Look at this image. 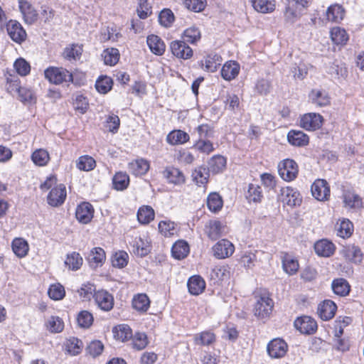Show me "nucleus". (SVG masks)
Instances as JSON below:
<instances>
[{
    "label": "nucleus",
    "mask_w": 364,
    "mask_h": 364,
    "mask_svg": "<svg viewBox=\"0 0 364 364\" xmlns=\"http://www.w3.org/2000/svg\"><path fill=\"white\" fill-rule=\"evenodd\" d=\"M256 302L254 306V314L259 319L268 318L273 309L272 299L267 294L256 296Z\"/></svg>",
    "instance_id": "1"
},
{
    "label": "nucleus",
    "mask_w": 364,
    "mask_h": 364,
    "mask_svg": "<svg viewBox=\"0 0 364 364\" xmlns=\"http://www.w3.org/2000/svg\"><path fill=\"white\" fill-rule=\"evenodd\" d=\"M44 74L46 79L55 85L73 80V75L63 68L50 67L45 70Z\"/></svg>",
    "instance_id": "2"
},
{
    "label": "nucleus",
    "mask_w": 364,
    "mask_h": 364,
    "mask_svg": "<svg viewBox=\"0 0 364 364\" xmlns=\"http://www.w3.org/2000/svg\"><path fill=\"white\" fill-rule=\"evenodd\" d=\"M278 172L283 180L291 181L294 180L298 175V165L293 159H284L279 164Z\"/></svg>",
    "instance_id": "3"
},
{
    "label": "nucleus",
    "mask_w": 364,
    "mask_h": 364,
    "mask_svg": "<svg viewBox=\"0 0 364 364\" xmlns=\"http://www.w3.org/2000/svg\"><path fill=\"white\" fill-rule=\"evenodd\" d=\"M212 250L215 258L222 259L230 257L233 254L235 246L228 240L222 239L213 246Z\"/></svg>",
    "instance_id": "4"
},
{
    "label": "nucleus",
    "mask_w": 364,
    "mask_h": 364,
    "mask_svg": "<svg viewBox=\"0 0 364 364\" xmlns=\"http://www.w3.org/2000/svg\"><path fill=\"white\" fill-rule=\"evenodd\" d=\"M204 231L212 240L225 235L228 232L227 226L218 220H209L205 225Z\"/></svg>",
    "instance_id": "5"
},
{
    "label": "nucleus",
    "mask_w": 364,
    "mask_h": 364,
    "mask_svg": "<svg viewBox=\"0 0 364 364\" xmlns=\"http://www.w3.org/2000/svg\"><path fill=\"white\" fill-rule=\"evenodd\" d=\"M6 30L10 38L21 44L26 39V32L21 24L15 20H10L6 24Z\"/></svg>",
    "instance_id": "6"
},
{
    "label": "nucleus",
    "mask_w": 364,
    "mask_h": 364,
    "mask_svg": "<svg viewBox=\"0 0 364 364\" xmlns=\"http://www.w3.org/2000/svg\"><path fill=\"white\" fill-rule=\"evenodd\" d=\"M323 117L317 113H307L300 119V126L306 130H316L319 129L323 123Z\"/></svg>",
    "instance_id": "7"
},
{
    "label": "nucleus",
    "mask_w": 364,
    "mask_h": 364,
    "mask_svg": "<svg viewBox=\"0 0 364 364\" xmlns=\"http://www.w3.org/2000/svg\"><path fill=\"white\" fill-rule=\"evenodd\" d=\"M288 349L286 342L280 338L272 340L267 345V353L272 358H280L284 357Z\"/></svg>",
    "instance_id": "8"
},
{
    "label": "nucleus",
    "mask_w": 364,
    "mask_h": 364,
    "mask_svg": "<svg viewBox=\"0 0 364 364\" xmlns=\"http://www.w3.org/2000/svg\"><path fill=\"white\" fill-rule=\"evenodd\" d=\"M66 188L63 184L53 187L50 191L47 200L48 203L53 207L61 205L66 198Z\"/></svg>",
    "instance_id": "9"
},
{
    "label": "nucleus",
    "mask_w": 364,
    "mask_h": 364,
    "mask_svg": "<svg viewBox=\"0 0 364 364\" xmlns=\"http://www.w3.org/2000/svg\"><path fill=\"white\" fill-rule=\"evenodd\" d=\"M313 196L320 201L326 200L330 196V188L324 179H317L311 185Z\"/></svg>",
    "instance_id": "10"
},
{
    "label": "nucleus",
    "mask_w": 364,
    "mask_h": 364,
    "mask_svg": "<svg viewBox=\"0 0 364 364\" xmlns=\"http://www.w3.org/2000/svg\"><path fill=\"white\" fill-rule=\"evenodd\" d=\"M294 324L295 328L304 334L313 333L317 329V323L316 321L311 317L307 316L297 318L294 321Z\"/></svg>",
    "instance_id": "11"
},
{
    "label": "nucleus",
    "mask_w": 364,
    "mask_h": 364,
    "mask_svg": "<svg viewBox=\"0 0 364 364\" xmlns=\"http://www.w3.org/2000/svg\"><path fill=\"white\" fill-rule=\"evenodd\" d=\"M299 195V193L293 188L287 186L281 188L279 199L288 205L295 206L299 205L301 201Z\"/></svg>",
    "instance_id": "12"
},
{
    "label": "nucleus",
    "mask_w": 364,
    "mask_h": 364,
    "mask_svg": "<svg viewBox=\"0 0 364 364\" xmlns=\"http://www.w3.org/2000/svg\"><path fill=\"white\" fill-rule=\"evenodd\" d=\"M173 55L178 58L189 59L193 55L192 49L183 41H174L170 45Z\"/></svg>",
    "instance_id": "13"
},
{
    "label": "nucleus",
    "mask_w": 364,
    "mask_h": 364,
    "mask_svg": "<svg viewBox=\"0 0 364 364\" xmlns=\"http://www.w3.org/2000/svg\"><path fill=\"white\" fill-rule=\"evenodd\" d=\"M97 306L103 311H108L113 308V296L106 291L99 290L94 294Z\"/></svg>",
    "instance_id": "14"
},
{
    "label": "nucleus",
    "mask_w": 364,
    "mask_h": 364,
    "mask_svg": "<svg viewBox=\"0 0 364 364\" xmlns=\"http://www.w3.org/2000/svg\"><path fill=\"white\" fill-rule=\"evenodd\" d=\"M93 213L92 205L89 203L84 202L77 207L75 215L79 222L87 224L92 220Z\"/></svg>",
    "instance_id": "15"
},
{
    "label": "nucleus",
    "mask_w": 364,
    "mask_h": 364,
    "mask_svg": "<svg viewBox=\"0 0 364 364\" xmlns=\"http://www.w3.org/2000/svg\"><path fill=\"white\" fill-rule=\"evenodd\" d=\"M105 259V252L101 247L92 248L87 257L90 266L94 269L102 266Z\"/></svg>",
    "instance_id": "16"
},
{
    "label": "nucleus",
    "mask_w": 364,
    "mask_h": 364,
    "mask_svg": "<svg viewBox=\"0 0 364 364\" xmlns=\"http://www.w3.org/2000/svg\"><path fill=\"white\" fill-rule=\"evenodd\" d=\"M336 304L331 300H325L318 306V314L322 320L328 321L331 319L336 311Z\"/></svg>",
    "instance_id": "17"
},
{
    "label": "nucleus",
    "mask_w": 364,
    "mask_h": 364,
    "mask_svg": "<svg viewBox=\"0 0 364 364\" xmlns=\"http://www.w3.org/2000/svg\"><path fill=\"white\" fill-rule=\"evenodd\" d=\"M150 167L149 162L144 159H137L129 163L128 170L134 176H142L147 173Z\"/></svg>",
    "instance_id": "18"
},
{
    "label": "nucleus",
    "mask_w": 364,
    "mask_h": 364,
    "mask_svg": "<svg viewBox=\"0 0 364 364\" xmlns=\"http://www.w3.org/2000/svg\"><path fill=\"white\" fill-rule=\"evenodd\" d=\"M309 97L311 102L317 107H326L330 104L328 94L322 90H312L309 93Z\"/></svg>",
    "instance_id": "19"
},
{
    "label": "nucleus",
    "mask_w": 364,
    "mask_h": 364,
    "mask_svg": "<svg viewBox=\"0 0 364 364\" xmlns=\"http://www.w3.org/2000/svg\"><path fill=\"white\" fill-rule=\"evenodd\" d=\"M19 9L24 17L25 21L28 24L33 23L38 18V13L32 5L23 0H19Z\"/></svg>",
    "instance_id": "20"
},
{
    "label": "nucleus",
    "mask_w": 364,
    "mask_h": 364,
    "mask_svg": "<svg viewBox=\"0 0 364 364\" xmlns=\"http://www.w3.org/2000/svg\"><path fill=\"white\" fill-rule=\"evenodd\" d=\"M341 254L346 259L356 264L361 262L363 259L360 249L354 245L343 247Z\"/></svg>",
    "instance_id": "21"
},
{
    "label": "nucleus",
    "mask_w": 364,
    "mask_h": 364,
    "mask_svg": "<svg viewBox=\"0 0 364 364\" xmlns=\"http://www.w3.org/2000/svg\"><path fill=\"white\" fill-rule=\"evenodd\" d=\"M163 175L170 183L181 185L185 183V176L183 172L175 167H167L163 171Z\"/></svg>",
    "instance_id": "22"
},
{
    "label": "nucleus",
    "mask_w": 364,
    "mask_h": 364,
    "mask_svg": "<svg viewBox=\"0 0 364 364\" xmlns=\"http://www.w3.org/2000/svg\"><path fill=\"white\" fill-rule=\"evenodd\" d=\"M240 65L236 61L226 62L221 70V75L225 80L230 81L235 79L239 74Z\"/></svg>",
    "instance_id": "23"
},
{
    "label": "nucleus",
    "mask_w": 364,
    "mask_h": 364,
    "mask_svg": "<svg viewBox=\"0 0 364 364\" xmlns=\"http://www.w3.org/2000/svg\"><path fill=\"white\" fill-rule=\"evenodd\" d=\"M314 250L318 255L328 257L334 253L336 247L334 244L328 240H321L315 243Z\"/></svg>",
    "instance_id": "24"
},
{
    "label": "nucleus",
    "mask_w": 364,
    "mask_h": 364,
    "mask_svg": "<svg viewBox=\"0 0 364 364\" xmlns=\"http://www.w3.org/2000/svg\"><path fill=\"white\" fill-rule=\"evenodd\" d=\"M288 141L293 146H304L309 144L308 135L301 131L291 130L287 134Z\"/></svg>",
    "instance_id": "25"
},
{
    "label": "nucleus",
    "mask_w": 364,
    "mask_h": 364,
    "mask_svg": "<svg viewBox=\"0 0 364 364\" xmlns=\"http://www.w3.org/2000/svg\"><path fill=\"white\" fill-rule=\"evenodd\" d=\"M150 306V300L146 294H137L132 299V307L140 313H145Z\"/></svg>",
    "instance_id": "26"
},
{
    "label": "nucleus",
    "mask_w": 364,
    "mask_h": 364,
    "mask_svg": "<svg viewBox=\"0 0 364 364\" xmlns=\"http://www.w3.org/2000/svg\"><path fill=\"white\" fill-rule=\"evenodd\" d=\"M222 58L218 54L211 53L208 55L203 60L200 61L202 68L208 72L213 73L217 70L218 66L221 64Z\"/></svg>",
    "instance_id": "27"
},
{
    "label": "nucleus",
    "mask_w": 364,
    "mask_h": 364,
    "mask_svg": "<svg viewBox=\"0 0 364 364\" xmlns=\"http://www.w3.org/2000/svg\"><path fill=\"white\" fill-rule=\"evenodd\" d=\"M189 292L193 295H199L205 288V282L200 276H193L188 281Z\"/></svg>",
    "instance_id": "28"
},
{
    "label": "nucleus",
    "mask_w": 364,
    "mask_h": 364,
    "mask_svg": "<svg viewBox=\"0 0 364 364\" xmlns=\"http://www.w3.org/2000/svg\"><path fill=\"white\" fill-rule=\"evenodd\" d=\"M150 243L146 239L136 237L133 242V252L140 257H144L150 252Z\"/></svg>",
    "instance_id": "29"
},
{
    "label": "nucleus",
    "mask_w": 364,
    "mask_h": 364,
    "mask_svg": "<svg viewBox=\"0 0 364 364\" xmlns=\"http://www.w3.org/2000/svg\"><path fill=\"white\" fill-rule=\"evenodd\" d=\"M44 326L50 333H57L63 330L64 322L59 316H51L46 320Z\"/></svg>",
    "instance_id": "30"
},
{
    "label": "nucleus",
    "mask_w": 364,
    "mask_h": 364,
    "mask_svg": "<svg viewBox=\"0 0 364 364\" xmlns=\"http://www.w3.org/2000/svg\"><path fill=\"white\" fill-rule=\"evenodd\" d=\"M147 44L151 52L156 55H161L165 51L164 41L157 36L151 35L147 37Z\"/></svg>",
    "instance_id": "31"
},
{
    "label": "nucleus",
    "mask_w": 364,
    "mask_h": 364,
    "mask_svg": "<svg viewBox=\"0 0 364 364\" xmlns=\"http://www.w3.org/2000/svg\"><path fill=\"white\" fill-rule=\"evenodd\" d=\"M353 224L348 219H343L336 223L335 230L336 235L342 238L349 237L353 233Z\"/></svg>",
    "instance_id": "32"
},
{
    "label": "nucleus",
    "mask_w": 364,
    "mask_h": 364,
    "mask_svg": "<svg viewBox=\"0 0 364 364\" xmlns=\"http://www.w3.org/2000/svg\"><path fill=\"white\" fill-rule=\"evenodd\" d=\"M189 140V135L182 130H173L166 137V141L172 145L182 144Z\"/></svg>",
    "instance_id": "33"
},
{
    "label": "nucleus",
    "mask_w": 364,
    "mask_h": 364,
    "mask_svg": "<svg viewBox=\"0 0 364 364\" xmlns=\"http://www.w3.org/2000/svg\"><path fill=\"white\" fill-rule=\"evenodd\" d=\"M254 9L260 13L267 14L275 9V1L274 0H252Z\"/></svg>",
    "instance_id": "34"
},
{
    "label": "nucleus",
    "mask_w": 364,
    "mask_h": 364,
    "mask_svg": "<svg viewBox=\"0 0 364 364\" xmlns=\"http://www.w3.org/2000/svg\"><path fill=\"white\" fill-rule=\"evenodd\" d=\"M171 252L174 258L177 259H183L189 253V246L186 242L178 240L173 245Z\"/></svg>",
    "instance_id": "35"
},
{
    "label": "nucleus",
    "mask_w": 364,
    "mask_h": 364,
    "mask_svg": "<svg viewBox=\"0 0 364 364\" xmlns=\"http://www.w3.org/2000/svg\"><path fill=\"white\" fill-rule=\"evenodd\" d=\"M331 287L333 292L341 296L348 295L350 288L348 282L343 278L334 279L332 282Z\"/></svg>",
    "instance_id": "36"
},
{
    "label": "nucleus",
    "mask_w": 364,
    "mask_h": 364,
    "mask_svg": "<svg viewBox=\"0 0 364 364\" xmlns=\"http://www.w3.org/2000/svg\"><path fill=\"white\" fill-rule=\"evenodd\" d=\"M12 250L17 257H24L29 250L28 244L23 238H15L12 242Z\"/></svg>",
    "instance_id": "37"
},
{
    "label": "nucleus",
    "mask_w": 364,
    "mask_h": 364,
    "mask_svg": "<svg viewBox=\"0 0 364 364\" xmlns=\"http://www.w3.org/2000/svg\"><path fill=\"white\" fill-rule=\"evenodd\" d=\"M345 11L338 4L329 6L326 11V18L329 21L338 22L344 17Z\"/></svg>",
    "instance_id": "38"
},
{
    "label": "nucleus",
    "mask_w": 364,
    "mask_h": 364,
    "mask_svg": "<svg viewBox=\"0 0 364 364\" xmlns=\"http://www.w3.org/2000/svg\"><path fill=\"white\" fill-rule=\"evenodd\" d=\"M113 333L114 337L122 342L130 339L132 337V331L127 324H121L114 328Z\"/></svg>",
    "instance_id": "39"
},
{
    "label": "nucleus",
    "mask_w": 364,
    "mask_h": 364,
    "mask_svg": "<svg viewBox=\"0 0 364 364\" xmlns=\"http://www.w3.org/2000/svg\"><path fill=\"white\" fill-rule=\"evenodd\" d=\"M82 257L77 252H73L67 255L65 260V265L71 270L75 271L80 268L82 264Z\"/></svg>",
    "instance_id": "40"
},
{
    "label": "nucleus",
    "mask_w": 364,
    "mask_h": 364,
    "mask_svg": "<svg viewBox=\"0 0 364 364\" xmlns=\"http://www.w3.org/2000/svg\"><path fill=\"white\" fill-rule=\"evenodd\" d=\"M154 218V211L151 206H142L137 212V219L141 224H148Z\"/></svg>",
    "instance_id": "41"
},
{
    "label": "nucleus",
    "mask_w": 364,
    "mask_h": 364,
    "mask_svg": "<svg viewBox=\"0 0 364 364\" xmlns=\"http://www.w3.org/2000/svg\"><path fill=\"white\" fill-rule=\"evenodd\" d=\"M31 159L36 166H43L48 163L50 156L46 150L39 149L33 152Z\"/></svg>",
    "instance_id": "42"
},
{
    "label": "nucleus",
    "mask_w": 364,
    "mask_h": 364,
    "mask_svg": "<svg viewBox=\"0 0 364 364\" xmlns=\"http://www.w3.org/2000/svg\"><path fill=\"white\" fill-rule=\"evenodd\" d=\"M284 270L289 275L295 274L299 269V262L291 256L286 255L282 259Z\"/></svg>",
    "instance_id": "43"
},
{
    "label": "nucleus",
    "mask_w": 364,
    "mask_h": 364,
    "mask_svg": "<svg viewBox=\"0 0 364 364\" xmlns=\"http://www.w3.org/2000/svg\"><path fill=\"white\" fill-rule=\"evenodd\" d=\"M343 203L346 207L359 208L362 206L361 198L354 193L347 191L343 194Z\"/></svg>",
    "instance_id": "44"
},
{
    "label": "nucleus",
    "mask_w": 364,
    "mask_h": 364,
    "mask_svg": "<svg viewBox=\"0 0 364 364\" xmlns=\"http://www.w3.org/2000/svg\"><path fill=\"white\" fill-rule=\"evenodd\" d=\"M215 341V336L210 331H203L194 336V342L196 345L209 346Z\"/></svg>",
    "instance_id": "45"
},
{
    "label": "nucleus",
    "mask_w": 364,
    "mask_h": 364,
    "mask_svg": "<svg viewBox=\"0 0 364 364\" xmlns=\"http://www.w3.org/2000/svg\"><path fill=\"white\" fill-rule=\"evenodd\" d=\"M208 177L209 172L204 167L196 168L192 173L193 181L199 186L206 184Z\"/></svg>",
    "instance_id": "46"
},
{
    "label": "nucleus",
    "mask_w": 364,
    "mask_h": 364,
    "mask_svg": "<svg viewBox=\"0 0 364 364\" xmlns=\"http://www.w3.org/2000/svg\"><path fill=\"white\" fill-rule=\"evenodd\" d=\"M129 183V177L126 173L118 172L113 177L114 188L118 191L126 189Z\"/></svg>",
    "instance_id": "47"
},
{
    "label": "nucleus",
    "mask_w": 364,
    "mask_h": 364,
    "mask_svg": "<svg viewBox=\"0 0 364 364\" xmlns=\"http://www.w3.org/2000/svg\"><path fill=\"white\" fill-rule=\"evenodd\" d=\"M223 200L219 194L217 193H211L207 198V205L209 210L212 212L216 213L219 211L223 207Z\"/></svg>",
    "instance_id": "48"
},
{
    "label": "nucleus",
    "mask_w": 364,
    "mask_h": 364,
    "mask_svg": "<svg viewBox=\"0 0 364 364\" xmlns=\"http://www.w3.org/2000/svg\"><path fill=\"white\" fill-rule=\"evenodd\" d=\"M331 38L332 41L337 45L345 44L348 40L346 31L340 27H334L331 30Z\"/></svg>",
    "instance_id": "49"
},
{
    "label": "nucleus",
    "mask_w": 364,
    "mask_h": 364,
    "mask_svg": "<svg viewBox=\"0 0 364 364\" xmlns=\"http://www.w3.org/2000/svg\"><path fill=\"white\" fill-rule=\"evenodd\" d=\"M96 162L95 159L87 155L80 156L76 163L78 169L85 171H89L95 168Z\"/></svg>",
    "instance_id": "50"
},
{
    "label": "nucleus",
    "mask_w": 364,
    "mask_h": 364,
    "mask_svg": "<svg viewBox=\"0 0 364 364\" xmlns=\"http://www.w3.org/2000/svg\"><path fill=\"white\" fill-rule=\"evenodd\" d=\"M102 56L106 65H114L119 59V53L117 48H111L105 50Z\"/></svg>",
    "instance_id": "51"
},
{
    "label": "nucleus",
    "mask_w": 364,
    "mask_h": 364,
    "mask_svg": "<svg viewBox=\"0 0 364 364\" xmlns=\"http://www.w3.org/2000/svg\"><path fill=\"white\" fill-rule=\"evenodd\" d=\"M226 165V159L225 157L218 155L213 156L209 162V169L213 173H219L222 171Z\"/></svg>",
    "instance_id": "52"
},
{
    "label": "nucleus",
    "mask_w": 364,
    "mask_h": 364,
    "mask_svg": "<svg viewBox=\"0 0 364 364\" xmlns=\"http://www.w3.org/2000/svg\"><path fill=\"white\" fill-rule=\"evenodd\" d=\"M352 322V318L348 316H339L334 323V337H341L343 328Z\"/></svg>",
    "instance_id": "53"
},
{
    "label": "nucleus",
    "mask_w": 364,
    "mask_h": 364,
    "mask_svg": "<svg viewBox=\"0 0 364 364\" xmlns=\"http://www.w3.org/2000/svg\"><path fill=\"white\" fill-rule=\"evenodd\" d=\"M48 294L49 297L55 301L61 300L65 295V291L60 284H54L50 286Z\"/></svg>",
    "instance_id": "54"
},
{
    "label": "nucleus",
    "mask_w": 364,
    "mask_h": 364,
    "mask_svg": "<svg viewBox=\"0 0 364 364\" xmlns=\"http://www.w3.org/2000/svg\"><path fill=\"white\" fill-rule=\"evenodd\" d=\"M132 346L137 350H141L148 345V338L144 333H136L132 335Z\"/></svg>",
    "instance_id": "55"
},
{
    "label": "nucleus",
    "mask_w": 364,
    "mask_h": 364,
    "mask_svg": "<svg viewBox=\"0 0 364 364\" xmlns=\"http://www.w3.org/2000/svg\"><path fill=\"white\" fill-rule=\"evenodd\" d=\"M112 80L107 76L100 77L95 83L96 90L102 94L107 93L112 87Z\"/></svg>",
    "instance_id": "56"
},
{
    "label": "nucleus",
    "mask_w": 364,
    "mask_h": 364,
    "mask_svg": "<svg viewBox=\"0 0 364 364\" xmlns=\"http://www.w3.org/2000/svg\"><path fill=\"white\" fill-rule=\"evenodd\" d=\"M159 230L165 237L172 236L177 233L175 223L171 221H161L159 223Z\"/></svg>",
    "instance_id": "57"
},
{
    "label": "nucleus",
    "mask_w": 364,
    "mask_h": 364,
    "mask_svg": "<svg viewBox=\"0 0 364 364\" xmlns=\"http://www.w3.org/2000/svg\"><path fill=\"white\" fill-rule=\"evenodd\" d=\"M93 316L88 311L84 310L78 314L77 321L81 328H88L93 323Z\"/></svg>",
    "instance_id": "58"
},
{
    "label": "nucleus",
    "mask_w": 364,
    "mask_h": 364,
    "mask_svg": "<svg viewBox=\"0 0 364 364\" xmlns=\"http://www.w3.org/2000/svg\"><path fill=\"white\" fill-rule=\"evenodd\" d=\"M200 31L195 26L186 29L183 36L184 41L191 43H196L200 39Z\"/></svg>",
    "instance_id": "59"
},
{
    "label": "nucleus",
    "mask_w": 364,
    "mask_h": 364,
    "mask_svg": "<svg viewBox=\"0 0 364 364\" xmlns=\"http://www.w3.org/2000/svg\"><path fill=\"white\" fill-rule=\"evenodd\" d=\"M82 51V49L80 46L73 45L70 47L65 48L63 55L64 58L68 60H76L81 55Z\"/></svg>",
    "instance_id": "60"
},
{
    "label": "nucleus",
    "mask_w": 364,
    "mask_h": 364,
    "mask_svg": "<svg viewBox=\"0 0 364 364\" xmlns=\"http://www.w3.org/2000/svg\"><path fill=\"white\" fill-rule=\"evenodd\" d=\"M184 6L193 12H200L202 11L205 6L206 1L205 0H184L183 1Z\"/></svg>",
    "instance_id": "61"
},
{
    "label": "nucleus",
    "mask_w": 364,
    "mask_h": 364,
    "mask_svg": "<svg viewBox=\"0 0 364 364\" xmlns=\"http://www.w3.org/2000/svg\"><path fill=\"white\" fill-rule=\"evenodd\" d=\"M82 341L77 338L69 339L66 344L68 351L73 355L79 354L82 350Z\"/></svg>",
    "instance_id": "62"
},
{
    "label": "nucleus",
    "mask_w": 364,
    "mask_h": 364,
    "mask_svg": "<svg viewBox=\"0 0 364 364\" xmlns=\"http://www.w3.org/2000/svg\"><path fill=\"white\" fill-rule=\"evenodd\" d=\"M128 255L124 251L116 252L112 259V265L115 267L122 268L127 264Z\"/></svg>",
    "instance_id": "63"
},
{
    "label": "nucleus",
    "mask_w": 364,
    "mask_h": 364,
    "mask_svg": "<svg viewBox=\"0 0 364 364\" xmlns=\"http://www.w3.org/2000/svg\"><path fill=\"white\" fill-rule=\"evenodd\" d=\"M14 66L16 72L21 76L28 75L31 70L30 64L21 58L15 61Z\"/></svg>",
    "instance_id": "64"
}]
</instances>
